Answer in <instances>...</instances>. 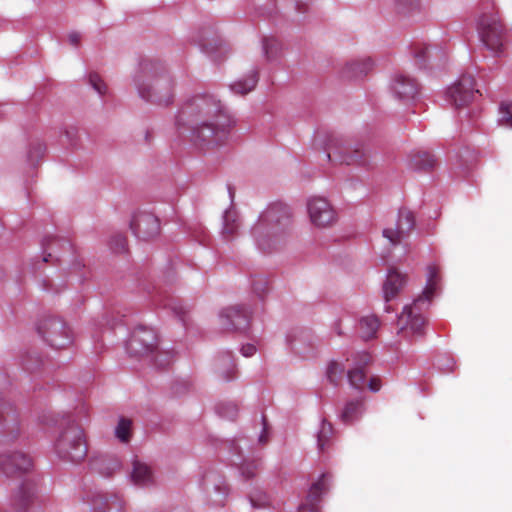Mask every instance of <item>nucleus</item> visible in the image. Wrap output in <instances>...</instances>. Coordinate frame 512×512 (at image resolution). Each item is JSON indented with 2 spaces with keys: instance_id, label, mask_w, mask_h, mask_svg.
Listing matches in <instances>:
<instances>
[{
  "instance_id": "5701e85b",
  "label": "nucleus",
  "mask_w": 512,
  "mask_h": 512,
  "mask_svg": "<svg viewBox=\"0 0 512 512\" xmlns=\"http://www.w3.org/2000/svg\"><path fill=\"white\" fill-rule=\"evenodd\" d=\"M369 361L370 356L367 353H362L360 355V362L347 371V378L352 387L361 389L365 386L364 366L367 365Z\"/></svg>"
},
{
  "instance_id": "5fc2aeb1",
  "label": "nucleus",
  "mask_w": 512,
  "mask_h": 512,
  "mask_svg": "<svg viewBox=\"0 0 512 512\" xmlns=\"http://www.w3.org/2000/svg\"><path fill=\"white\" fill-rule=\"evenodd\" d=\"M385 311L386 312H390L391 311V306L390 305H386L385 306Z\"/></svg>"
},
{
  "instance_id": "09e8293b",
  "label": "nucleus",
  "mask_w": 512,
  "mask_h": 512,
  "mask_svg": "<svg viewBox=\"0 0 512 512\" xmlns=\"http://www.w3.org/2000/svg\"><path fill=\"white\" fill-rule=\"evenodd\" d=\"M171 309L178 315H180L181 311H182V307L181 306H178V305H174L171 307Z\"/></svg>"
},
{
  "instance_id": "9b49d317",
  "label": "nucleus",
  "mask_w": 512,
  "mask_h": 512,
  "mask_svg": "<svg viewBox=\"0 0 512 512\" xmlns=\"http://www.w3.org/2000/svg\"><path fill=\"white\" fill-rule=\"evenodd\" d=\"M130 228L136 238L149 240L158 235L160 224L154 214L147 211H137L132 216Z\"/></svg>"
},
{
  "instance_id": "ea45409f",
  "label": "nucleus",
  "mask_w": 512,
  "mask_h": 512,
  "mask_svg": "<svg viewBox=\"0 0 512 512\" xmlns=\"http://www.w3.org/2000/svg\"><path fill=\"white\" fill-rule=\"evenodd\" d=\"M249 501L253 508H263L268 504V498L263 493H259L256 496L250 495Z\"/></svg>"
},
{
  "instance_id": "864d4df0",
  "label": "nucleus",
  "mask_w": 512,
  "mask_h": 512,
  "mask_svg": "<svg viewBox=\"0 0 512 512\" xmlns=\"http://www.w3.org/2000/svg\"><path fill=\"white\" fill-rule=\"evenodd\" d=\"M228 408L231 409L233 415L236 413V407L234 405H229Z\"/></svg>"
},
{
  "instance_id": "f257e3e1",
  "label": "nucleus",
  "mask_w": 512,
  "mask_h": 512,
  "mask_svg": "<svg viewBox=\"0 0 512 512\" xmlns=\"http://www.w3.org/2000/svg\"><path fill=\"white\" fill-rule=\"evenodd\" d=\"M176 125L179 129L187 128L193 145L207 152L228 142L236 120L214 95L201 93L183 103Z\"/></svg>"
},
{
  "instance_id": "4be33fe9",
  "label": "nucleus",
  "mask_w": 512,
  "mask_h": 512,
  "mask_svg": "<svg viewBox=\"0 0 512 512\" xmlns=\"http://www.w3.org/2000/svg\"><path fill=\"white\" fill-rule=\"evenodd\" d=\"M201 50L207 54L211 59L218 61L223 55L228 52L226 44L220 39L205 40L202 38L193 40Z\"/></svg>"
},
{
  "instance_id": "473e14b6",
  "label": "nucleus",
  "mask_w": 512,
  "mask_h": 512,
  "mask_svg": "<svg viewBox=\"0 0 512 512\" xmlns=\"http://www.w3.org/2000/svg\"><path fill=\"white\" fill-rule=\"evenodd\" d=\"M333 428L331 423L323 419L320 423V427L316 432L317 447L320 451H323L332 436Z\"/></svg>"
},
{
  "instance_id": "1a4fd4ad",
  "label": "nucleus",
  "mask_w": 512,
  "mask_h": 512,
  "mask_svg": "<svg viewBox=\"0 0 512 512\" xmlns=\"http://www.w3.org/2000/svg\"><path fill=\"white\" fill-rule=\"evenodd\" d=\"M157 349L156 332L146 326L135 328L126 343L130 356L141 357L153 353Z\"/></svg>"
},
{
  "instance_id": "7ed1b4c3",
  "label": "nucleus",
  "mask_w": 512,
  "mask_h": 512,
  "mask_svg": "<svg viewBox=\"0 0 512 512\" xmlns=\"http://www.w3.org/2000/svg\"><path fill=\"white\" fill-rule=\"evenodd\" d=\"M425 276L426 284L422 294L415 299L411 305L404 306L397 320L400 332L405 338L410 340L414 337H420L423 334L425 318L422 312L428 309L432 299L440 290L442 279L441 269L437 264H428L426 266Z\"/></svg>"
},
{
  "instance_id": "393cba45",
  "label": "nucleus",
  "mask_w": 512,
  "mask_h": 512,
  "mask_svg": "<svg viewBox=\"0 0 512 512\" xmlns=\"http://www.w3.org/2000/svg\"><path fill=\"white\" fill-rule=\"evenodd\" d=\"M240 227V219L237 212L231 207L223 214L222 235L226 239L233 238Z\"/></svg>"
},
{
  "instance_id": "f8f14e48",
  "label": "nucleus",
  "mask_w": 512,
  "mask_h": 512,
  "mask_svg": "<svg viewBox=\"0 0 512 512\" xmlns=\"http://www.w3.org/2000/svg\"><path fill=\"white\" fill-rule=\"evenodd\" d=\"M415 225L414 215L407 209H401L395 227L385 228L383 236L392 245L400 244L412 231Z\"/></svg>"
},
{
  "instance_id": "c03bdc74",
  "label": "nucleus",
  "mask_w": 512,
  "mask_h": 512,
  "mask_svg": "<svg viewBox=\"0 0 512 512\" xmlns=\"http://www.w3.org/2000/svg\"><path fill=\"white\" fill-rule=\"evenodd\" d=\"M262 422H263V428L258 437V441L260 444H265L268 441V430H267V426H266V422H265L264 418H262Z\"/></svg>"
},
{
  "instance_id": "2f4dec72",
  "label": "nucleus",
  "mask_w": 512,
  "mask_h": 512,
  "mask_svg": "<svg viewBox=\"0 0 512 512\" xmlns=\"http://www.w3.org/2000/svg\"><path fill=\"white\" fill-rule=\"evenodd\" d=\"M345 367L346 366L342 360L329 361L325 372L328 381L334 385H337L342 380Z\"/></svg>"
},
{
  "instance_id": "c9c22d12",
  "label": "nucleus",
  "mask_w": 512,
  "mask_h": 512,
  "mask_svg": "<svg viewBox=\"0 0 512 512\" xmlns=\"http://www.w3.org/2000/svg\"><path fill=\"white\" fill-rule=\"evenodd\" d=\"M14 421V415H4L2 410H0V436L8 435L9 433L14 431V427L10 426V424Z\"/></svg>"
},
{
  "instance_id": "4468645a",
  "label": "nucleus",
  "mask_w": 512,
  "mask_h": 512,
  "mask_svg": "<svg viewBox=\"0 0 512 512\" xmlns=\"http://www.w3.org/2000/svg\"><path fill=\"white\" fill-rule=\"evenodd\" d=\"M330 482V474H320L317 480L311 484L307 497L305 501L299 506L298 512H319L320 499L329 490Z\"/></svg>"
},
{
  "instance_id": "e433bc0d",
  "label": "nucleus",
  "mask_w": 512,
  "mask_h": 512,
  "mask_svg": "<svg viewBox=\"0 0 512 512\" xmlns=\"http://www.w3.org/2000/svg\"><path fill=\"white\" fill-rule=\"evenodd\" d=\"M89 505L91 507V510L95 512L101 509H105L108 511L112 510L110 504L108 503V500L100 494L95 495L93 500L89 502Z\"/></svg>"
},
{
  "instance_id": "3c124183",
  "label": "nucleus",
  "mask_w": 512,
  "mask_h": 512,
  "mask_svg": "<svg viewBox=\"0 0 512 512\" xmlns=\"http://www.w3.org/2000/svg\"><path fill=\"white\" fill-rule=\"evenodd\" d=\"M65 135H66L67 139L72 143L73 142L72 132L70 130H67L65 132Z\"/></svg>"
},
{
  "instance_id": "a19ab883",
  "label": "nucleus",
  "mask_w": 512,
  "mask_h": 512,
  "mask_svg": "<svg viewBox=\"0 0 512 512\" xmlns=\"http://www.w3.org/2000/svg\"><path fill=\"white\" fill-rule=\"evenodd\" d=\"M256 465L254 463H244L240 467V474L245 479H250L255 475Z\"/></svg>"
},
{
  "instance_id": "f03ea898",
  "label": "nucleus",
  "mask_w": 512,
  "mask_h": 512,
  "mask_svg": "<svg viewBox=\"0 0 512 512\" xmlns=\"http://www.w3.org/2000/svg\"><path fill=\"white\" fill-rule=\"evenodd\" d=\"M291 209L284 203L270 204L251 229L256 247L271 252L281 245L291 225Z\"/></svg>"
},
{
  "instance_id": "8fccbe9b",
  "label": "nucleus",
  "mask_w": 512,
  "mask_h": 512,
  "mask_svg": "<svg viewBox=\"0 0 512 512\" xmlns=\"http://www.w3.org/2000/svg\"><path fill=\"white\" fill-rule=\"evenodd\" d=\"M44 147L41 144H38L36 147L37 155H41L44 152Z\"/></svg>"
},
{
  "instance_id": "c85d7f7f",
  "label": "nucleus",
  "mask_w": 512,
  "mask_h": 512,
  "mask_svg": "<svg viewBox=\"0 0 512 512\" xmlns=\"http://www.w3.org/2000/svg\"><path fill=\"white\" fill-rule=\"evenodd\" d=\"M363 412L364 407L361 401H350L345 405L340 418L344 423L350 424L358 420L363 415Z\"/></svg>"
},
{
  "instance_id": "412c9836",
  "label": "nucleus",
  "mask_w": 512,
  "mask_h": 512,
  "mask_svg": "<svg viewBox=\"0 0 512 512\" xmlns=\"http://www.w3.org/2000/svg\"><path fill=\"white\" fill-rule=\"evenodd\" d=\"M374 67V61L370 57H364L348 62L342 70L343 77L357 79L366 75Z\"/></svg>"
},
{
  "instance_id": "dca6fc26",
  "label": "nucleus",
  "mask_w": 512,
  "mask_h": 512,
  "mask_svg": "<svg viewBox=\"0 0 512 512\" xmlns=\"http://www.w3.org/2000/svg\"><path fill=\"white\" fill-rule=\"evenodd\" d=\"M327 157L331 161L350 165L361 157V153L360 150L354 147L350 142L334 140L328 147Z\"/></svg>"
},
{
  "instance_id": "37998d69",
  "label": "nucleus",
  "mask_w": 512,
  "mask_h": 512,
  "mask_svg": "<svg viewBox=\"0 0 512 512\" xmlns=\"http://www.w3.org/2000/svg\"><path fill=\"white\" fill-rule=\"evenodd\" d=\"M240 351L244 357H251L256 353L257 347L253 343H247V344L242 345Z\"/></svg>"
},
{
  "instance_id": "423d86ee",
  "label": "nucleus",
  "mask_w": 512,
  "mask_h": 512,
  "mask_svg": "<svg viewBox=\"0 0 512 512\" xmlns=\"http://www.w3.org/2000/svg\"><path fill=\"white\" fill-rule=\"evenodd\" d=\"M477 32L483 45L494 55H501L506 42V29L497 12L481 14L477 20Z\"/></svg>"
},
{
  "instance_id": "2eb2a0df",
  "label": "nucleus",
  "mask_w": 512,
  "mask_h": 512,
  "mask_svg": "<svg viewBox=\"0 0 512 512\" xmlns=\"http://www.w3.org/2000/svg\"><path fill=\"white\" fill-rule=\"evenodd\" d=\"M389 91L396 100L409 102L416 97L418 84L410 76L403 73H396L391 78Z\"/></svg>"
},
{
  "instance_id": "6ab92c4d",
  "label": "nucleus",
  "mask_w": 512,
  "mask_h": 512,
  "mask_svg": "<svg viewBox=\"0 0 512 512\" xmlns=\"http://www.w3.org/2000/svg\"><path fill=\"white\" fill-rule=\"evenodd\" d=\"M407 283L406 275L400 273L396 269H390L387 273L386 280L383 283V298L386 303L390 302L401 292Z\"/></svg>"
},
{
  "instance_id": "bb28decb",
  "label": "nucleus",
  "mask_w": 512,
  "mask_h": 512,
  "mask_svg": "<svg viewBox=\"0 0 512 512\" xmlns=\"http://www.w3.org/2000/svg\"><path fill=\"white\" fill-rule=\"evenodd\" d=\"M435 165V158L429 152H417L411 156L409 167L417 171H427Z\"/></svg>"
},
{
  "instance_id": "4c0bfd02",
  "label": "nucleus",
  "mask_w": 512,
  "mask_h": 512,
  "mask_svg": "<svg viewBox=\"0 0 512 512\" xmlns=\"http://www.w3.org/2000/svg\"><path fill=\"white\" fill-rule=\"evenodd\" d=\"M89 82L93 89L99 94L103 95L106 93V85L102 81L101 77L96 73H91L89 75Z\"/></svg>"
},
{
  "instance_id": "a211bd4d",
  "label": "nucleus",
  "mask_w": 512,
  "mask_h": 512,
  "mask_svg": "<svg viewBox=\"0 0 512 512\" xmlns=\"http://www.w3.org/2000/svg\"><path fill=\"white\" fill-rule=\"evenodd\" d=\"M37 494L36 481L31 477H26L21 481L12 496V504L18 510L25 509L33 501Z\"/></svg>"
},
{
  "instance_id": "79ce46f5",
  "label": "nucleus",
  "mask_w": 512,
  "mask_h": 512,
  "mask_svg": "<svg viewBox=\"0 0 512 512\" xmlns=\"http://www.w3.org/2000/svg\"><path fill=\"white\" fill-rule=\"evenodd\" d=\"M215 491L219 494L220 499L217 500L219 505H224L225 499L229 493V489L223 483L215 485Z\"/></svg>"
},
{
  "instance_id": "0eeeda50",
  "label": "nucleus",
  "mask_w": 512,
  "mask_h": 512,
  "mask_svg": "<svg viewBox=\"0 0 512 512\" xmlns=\"http://www.w3.org/2000/svg\"><path fill=\"white\" fill-rule=\"evenodd\" d=\"M306 210L309 221L315 228H330L338 221V213L326 197L318 195L308 197Z\"/></svg>"
},
{
  "instance_id": "a18cd8bd",
  "label": "nucleus",
  "mask_w": 512,
  "mask_h": 512,
  "mask_svg": "<svg viewBox=\"0 0 512 512\" xmlns=\"http://www.w3.org/2000/svg\"><path fill=\"white\" fill-rule=\"evenodd\" d=\"M368 387L369 389L372 391V392H377L380 390V387H381V382L378 378L376 377H372L369 381H368Z\"/></svg>"
},
{
  "instance_id": "58836bf2",
  "label": "nucleus",
  "mask_w": 512,
  "mask_h": 512,
  "mask_svg": "<svg viewBox=\"0 0 512 512\" xmlns=\"http://www.w3.org/2000/svg\"><path fill=\"white\" fill-rule=\"evenodd\" d=\"M110 245L115 252H122L126 248V238L121 234H117L111 239Z\"/></svg>"
},
{
  "instance_id": "6e6552de",
  "label": "nucleus",
  "mask_w": 512,
  "mask_h": 512,
  "mask_svg": "<svg viewBox=\"0 0 512 512\" xmlns=\"http://www.w3.org/2000/svg\"><path fill=\"white\" fill-rule=\"evenodd\" d=\"M38 332L43 340L54 349H65L73 343L70 327L59 318H49L42 322Z\"/></svg>"
},
{
  "instance_id": "603ef678",
  "label": "nucleus",
  "mask_w": 512,
  "mask_h": 512,
  "mask_svg": "<svg viewBox=\"0 0 512 512\" xmlns=\"http://www.w3.org/2000/svg\"><path fill=\"white\" fill-rule=\"evenodd\" d=\"M340 324H341V322L337 323V324H336V326H335V330H336V333H337L338 335H342V334H343V332H342V331L339 329V327H338Z\"/></svg>"
},
{
  "instance_id": "de8ad7c7",
  "label": "nucleus",
  "mask_w": 512,
  "mask_h": 512,
  "mask_svg": "<svg viewBox=\"0 0 512 512\" xmlns=\"http://www.w3.org/2000/svg\"><path fill=\"white\" fill-rule=\"evenodd\" d=\"M68 40L71 45L77 46L80 41V35L76 32L70 33L68 36Z\"/></svg>"
},
{
  "instance_id": "a878e982",
  "label": "nucleus",
  "mask_w": 512,
  "mask_h": 512,
  "mask_svg": "<svg viewBox=\"0 0 512 512\" xmlns=\"http://www.w3.org/2000/svg\"><path fill=\"white\" fill-rule=\"evenodd\" d=\"M257 82L258 73L256 70H253L244 78L233 82L230 85V89L234 94L245 95L255 88Z\"/></svg>"
},
{
  "instance_id": "ddd939ff",
  "label": "nucleus",
  "mask_w": 512,
  "mask_h": 512,
  "mask_svg": "<svg viewBox=\"0 0 512 512\" xmlns=\"http://www.w3.org/2000/svg\"><path fill=\"white\" fill-rule=\"evenodd\" d=\"M33 466L31 458L20 451L0 455V473L7 477L28 473Z\"/></svg>"
},
{
  "instance_id": "49530a36",
  "label": "nucleus",
  "mask_w": 512,
  "mask_h": 512,
  "mask_svg": "<svg viewBox=\"0 0 512 512\" xmlns=\"http://www.w3.org/2000/svg\"><path fill=\"white\" fill-rule=\"evenodd\" d=\"M265 289H266V281H264L262 279L259 281V285H256V284L253 285V290L258 295H261L262 293H264Z\"/></svg>"
},
{
  "instance_id": "f3484780",
  "label": "nucleus",
  "mask_w": 512,
  "mask_h": 512,
  "mask_svg": "<svg viewBox=\"0 0 512 512\" xmlns=\"http://www.w3.org/2000/svg\"><path fill=\"white\" fill-rule=\"evenodd\" d=\"M250 313L242 306H231L220 311L219 321L225 329L242 330L247 328Z\"/></svg>"
},
{
  "instance_id": "7c9ffc66",
  "label": "nucleus",
  "mask_w": 512,
  "mask_h": 512,
  "mask_svg": "<svg viewBox=\"0 0 512 512\" xmlns=\"http://www.w3.org/2000/svg\"><path fill=\"white\" fill-rule=\"evenodd\" d=\"M216 368L222 375L223 379L231 380L235 373V364L230 353H224L216 360Z\"/></svg>"
},
{
  "instance_id": "20e7f679",
  "label": "nucleus",
  "mask_w": 512,
  "mask_h": 512,
  "mask_svg": "<svg viewBox=\"0 0 512 512\" xmlns=\"http://www.w3.org/2000/svg\"><path fill=\"white\" fill-rule=\"evenodd\" d=\"M132 80L143 100L160 106H167L172 103L174 85L171 77L167 74L156 73L151 62L140 63Z\"/></svg>"
},
{
  "instance_id": "72a5a7b5",
  "label": "nucleus",
  "mask_w": 512,
  "mask_h": 512,
  "mask_svg": "<svg viewBox=\"0 0 512 512\" xmlns=\"http://www.w3.org/2000/svg\"><path fill=\"white\" fill-rule=\"evenodd\" d=\"M498 121L502 126L512 128V101L504 100L500 103Z\"/></svg>"
},
{
  "instance_id": "aec40b11",
  "label": "nucleus",
  "mask_w": 512,
  "mask_h": 512,
  "mask_svg": "<svg viewBox=\"0 0 512 512\" xmlns=\"http://www.w3.org/2000/svg\"><path fill=\"white\" fill-rule=\"evenodd\" d=\"M130 480L135 486L150 487L154 484V475L146 463L135 459L132 463Z\"/></svg>"
},
{
  "instance_id": "c756f323",
  "label": "nucleus",
  "mask_w": 512,
  "mask_h": 512,
  "mask_svg": "<svg viewBox=\"0 0 512 512\" xmlns=\"http://www.w3.org/2000/svg\"><path fill=\"white\" fill-rule=\"evenodd\" d=\"M65 246H67L65 241L52 235L45 236L41 242L43 262H48L53 257L56 248H64Z\"/></svg>"
},
{
  "instance_id": "9d476101",
  "label": "nucleus",
  "mask_w": 512,
  "mask_h": 512,
  "mask_svg": "<svg viewBox=\"0 0 512 512\" xmlns=\"http://www.w3.org/2000/svg\"><path fill=\"white\" fill-rule=\"evenodd\" d=\"M477 92L474 78L469 74H464L447 89L446 97L452 105L460 108L468 105Z\"/></svg>"
},
{
  "instance_id": "f704fd0d",
  "label": "nucleus",
  "mask_w": 512,
  "mask_h": 512,
  "mask_svg": "<svg viewBox=\"0 0 512 512\" xmlns=\"http://www.w3.org/2000/svg\"><path fill=\"white\" fill-rule=\"evenodd\" d=\"M131 421L125 418H120L116 428L115 436L121 442H128L130 438Z\"/></svg>"
},
{
  "instance_id": "39448f33",
  "label": "nucleus",
  "mask_w": 512,
  "mask_h": 512,
  "mask_svg": "<svg viewBox=\"0 0 512 512\" xmlns=\"http://www.w3.org/2000/svg\"><path fill=\"white\" fill-rule=\"evenodd\" d=\"M54 451L61 459L78 462L87 454L83 429L75 422L68 421L54 442Z\"/></svg>"
},
{
  "instance_id": "cd10ccee",
  "label": "nucleus",
  "mask_w": 512,
  "mask_h": 512,
  "mask_svg": "<svg viewBox=\"0 0 512 512\" xmlns=\"http://www.w3.org/2000/svg\"><path fill=\"white\" fill-rule=\"evenodd\" d=\"M380 323L375 315H367L359 320V333L361 338L368 340L375 337Z\"/></svg>"
},
{
  "instance_id": "b1692460",
  "label": "nucleus",
  "mask_w": 512,
  "mask_h": 512,
  "mask_svg": "<svg viewBox=\"0 0 512 512\" xmlns=\"http://www.w3.org/2000/svg\"><path fill=\"white\" fill-rule=\"evenodd\" d=\"M262 53L269 62L278 60L284 51L282 42L274 36H265L261 41Z\"/></svg>"
}]
</instances>
